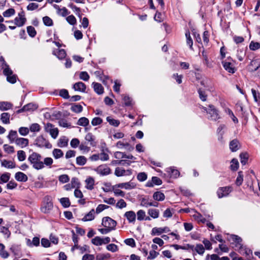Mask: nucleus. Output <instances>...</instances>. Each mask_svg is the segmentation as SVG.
Segmentation results:
<instances>
[{
	"label": "nucleus",
	"instance_id": "10",
	"mask_svg": "<svg viewBox=\"0 0 260 260\" xmlns=\"http://www.w3.org/2000/svg\"><path fill=\"white\" fill-rule=\"evenodd\" d=\"M45 129L46 132L49 133L53 139H56L58 136V130L57 128L54 127L52 124L47 123L45 126Z\"/></svg>",
	"mask_w": 260,
	"mask_h": 260
},
{
	"label": "nucleus",
	"instance_id": "43",
	"mask_svg": "<svg viewBox=\"0 0 260 260\" xmlns=\"http://www.w3.org/2000/svg\"><path fill=\"white\" fill-rule=\"evenodd\" d=\"M29 129L31 132H39L41 129V126L38 123H32L30 125Z\"/></svg>",
	"mask_w": 260,
	"mask_h": 260
},
{
	"label": "nucleus",
	"instance_id": "27",
	"mask_svg": "<svg viewBox=\"0 0 260 260\" xmlns=\"http://www.w3.org/2000/svg\"><path fill=\"white\" fill-rule=\"evenodd\" d=\"M85 139L87 141L90 142V145L91 146H95L96 143L94 141V137L91 133H89L87 134L85 137Z\"/></svg>",
	"mask_w": 260,
	"mask_h": 260
},
{
	"label": "nucleus",
	"instance_id": "34",
	"mask_svg": "<svg viewBox=\"0 0 260 260\" xmlns=\"http://www.w3.org/2000/svg\"><path fill=\"white\" fill-rule=\"evenodd\" d=\"M218 197L219 198H221L223 197L226 196L228 194V190L226 187H221L217 192Z\"/></svg>",
	"mask_w": 260,
	"mask_h": 260
},
{
	"label": "nucleus",
	"instance_id": "20",
	"mask_svg": "<svg viewBox=\"0 0 260 260\" xmlns=\"http://www.w3.org/2000/svg\"><path fill=\"white\" fill-rule=\"evenodd\" d=\"M94 210L91 209L87 214H86L84 217L82 218V221H91L94 218Z\"/></svg>",
	"mask_w": 260,
	"mask_h": 260
},
{
	"label": "nucleus",
	"instance_id": "15",
	"mask_svg": "<svg viewBox=\"0 0 260 260\" xmlns=\"http://www.w3.org/2000/svg\"><path fill=\"white\" fill-rule=\"evenodd\" d=\"M86 85L82 82H78L75 83L73 85V88L75 90L84 92L86 90Z\"/></svg>",
	"mask_w": 260,
	"mask_h": 260
},
{
	"label": "nucleus",
	"instance_id": "64",
	"mask_svg": "<svg viewBox=\"0 0 260 260\" xmlns=\"http://www.w3.org/2000/svg\"><path fill=\"white\" fill-rule=\"evenodd\" d=\"M260 48V44L258 42H251L249 48L251 50H256Z\"/></svg>",
	"mask_w": 260,
	"mask_h": 260
},
{
	"label": "nucleus",
	"instance_id": "19",
	"mask_svg": "<svg viewBox=\"0 0 260 260\" xmlns=\"http://www.w3.org/2000/svg\"><path fill=\"white\" fill-rule=\"evenodd\" d=\"M15 179L18 181L25 182L27 180V176L23 173L19 172L15 174Z\"/></svg>",
	"mask_w": 260,
	"mask_h": 260
},
{
	"label": "nucleus",
	"instance_id": "2",
	"mask_svg": "<svg viewBox=\"0 0 260 260\" xmlns=\"http://www.w3.org/2000/svg\"><path fill=\"white\" fill-rule=\"evenodd\" d=\"M41 155L37 153L33 152L28 158V160L32 165L34 169L36 170H40L44 168V164L42 161Z\"/></svg>",
	"mask_w": 260,
	"mask_h": 260
},
{
	"label": "nucleus",
	"instance_id": "31",
	"mask_svg": "<svg viewBox=\"0 0 260 260\" xmlns=\"http://www.w3.org/2000/svg\"><path fill=\"white\" fill-rule=\"evenodd\" d=\"M68 139L66 137H61L58 142V146L59 147H65L68 145Z\"/></svg>",
	"mask_w": 260,
	"mask_h": 260
},
{
	"label": "nucleus",
	"instance_id": "46",
	"mask_svg": "<svg viewBox=\"0 0 260 260\" xmlns=\"http://www.w3.org/2000/svg\"><path fill=\"white\" fill-rule=\"evenodd\" d=\"M195 251L200 255H203L205 252V248L201 244H197L194 248Z\"/></svg>",
	"mask_w": 260,
	"mask_h": 260
},
{
	"label": "nucleus",
	"instance_id": "41",
	"mask_svg": "<svg viewBox=\"0 0 260 260\" xmlns=\"http://www.w3.org/2000/svg\"><path fill=\"white\" fill-rule=\"evenodd\" d=\"M240 157L242 165H245L248 159V154L247 153H241Z\"/></svg>",
	"mask_w": 260,
	"mask_h": 260
},
{
	"label": "nucleus",
	"instance_id": "56",
	"mask_svg": "<svg viewBox=\"0 0 260 260\" xmlns=\"http://www.w3.org/2000/svg\"><path fill=\"white\" fill-rule=\"evenodd\" d=\"M137 219L138 220L141 221L144 219V218L146 216V213L143 210H139L137 213Z\"/></svg>",
	"mask_w": 260,
	"mask_h": 260
},
{
	"label": "nucleus",
	"instance_id": "54",
	"mask_svg": "<svg viewBox=\"0 0 260 260\" xmlns=\"http://www.w3.org/2000/svg\"><path fill=\"white\" fill-rule=\"evenodd\" d=\"M162 233H163L162 228L155 227V228H153L151 231V235H153V236L160 235Z\"/></svg>",
	"mask_w": 260,
	"mask_h": 260
},
{
	"label": "nucleus",
	"instance_id": "44",
	"mask_svg": "<svg viewBox=\"0 0 260 260\" xmlns=\"http://www.w3.org/2000/svg\"><path fill=\"white\" fill-rule=\"evenodd\" d=\"M60 202L62 206L64 208L69 207L71 205L70 200L68 198H61L60 199Z\"/></svg>",
	"mask_w": 260,
	"mask_h": 260
},
{
	"label": "nucleus",
	"instance_id": "52",
	"mask_svg": "<svg viewBox=\"0 0 260 260\" xmlns=\"http://www.w3.org/2000/svg\"><path fill=\"white\" fill-rule=\"evenodd\" d=\"M43 21L44 24L48 26H51L53 25L52 20L48 16H45L43 18Z\"/></svg>",
	"mask_w": 260,
	"mask_h": 260
},
{
	"label": "nucleus",
	"instance_id": "60",
	"mask_svg": "<svg viewBox=\"0 0 260 260\" xmlns=\"http://www.w3.org/2000/svg\"><path fill=\"white\" fill-rule=\"evenodd\" d=\"M127 204L123 199L119 200L116 204V207L119 209H122L126 207Z\"/></svg>",
	"mask_w": 260,
	"mask_h": 260
},
{
	"label": "nucleus",
	"instance_id": "48",
	"mask_svg": "<svg viewBox=\"0 0 260 260\" xmlns=\"http://www.w3.org/2000/svg\"><path fill=\"white\" fill-rule=\"evenodd\" d=\"M231 170H233V171H236L238 170V168H239V162L238 161V160L236 158H233L231 162Z\"/></svg>",
	"mask_w": 260,
	"mask_h": 260
},
{
	"label": "nucleus",
	"instance_id": "4",
	"mask_svg": "<svg viewBox=\"0 0 260 260\" xmlns=\"http://www.w3.org/2000/svg\"><path fill=\"white\" fill-rule=\"evenodd\" d=\"M52 200L51 197L49 196H46L44 198L40 209L42 212L45 214L50 213L53 207Z\"/></svg>",
	"mask_w": 260,
	"mask_h": 260
},
{
	"label": "nucleus",
	"instance_id": "53",
	"mask_svg": "<svg viewBox=\"0 0 260 260\" xmlns=\"http://www.w3.org/2000/svg\"><path fill=\"white\" fill-rule=\"evenodd\" d=\"M17 157L18 159L20 161H22L24 160L26 158V154L24 151L23 150H19L17 151Z\"/></svg>",
	"mask_w": 260,
	"mask_h": 260
},
{
	"label": "nucleus",
	"instance_id": "47",
	"mask_svg": "<svg viewBox=\"0 0 260 260\" xmlns=\"http://www.w3.org/2000/svg\"><path fill=\"white\" fill-rule=\"evenodd\" d=\"M126 171L123 168H116L115 170L114 174L117 177H120L125 175Z\"/></svg>",
	"mask_w": 260,
	"mask_h": 260
},
{
	"label": "nucleus",
	"instance_id": "39",
	"mask_svg": "<svg viewBox=\"0 0 260 260\" xmlns=\"http://www.w3.org/2000/svg\"><path fill=\"white\" fill-rule=\"evenodd\" d=\"M223 129H226V126L225 125H221L219 126L217 129L218 133V140L221 141L222 139V135L224 134V132L222 131Z\"/></svg>",
	"mask_w": 260,
	"mask_h": 260
},
{
	"label": "nucleus",
	"instance_id": "50",
	"mask_svg": "<svg viewBox=\"0 0 260 260\" xmlns=\"http://www.w3.org/2000/svg\"><path fill=\"white\" fill-rule=\"evenodd\" d=\"M76 179L75 178H72L71 183L70 184H66L64 186V188L66 190H71L72 188L75 187Z\"/></svg>",
	"mask_w": 260,
	"mask_h": 260
},
{
	"label": "nucleus",
	"instance_id": "51",
	"mask_svg": "<svg viewBox=\"0 0 260 260\" xmlns=\"http://www.w3.org/2000/svg\"><path fill=\"white\" fill-rule=\"evenodd\" d=\"M4 151L8 154L13 153L14 152V148L12 146L8 144H5L3 146Z\"/></svg>",
	"mask_w": 260,
	"mask_h": 260
},
{
	"label": "nucleus",
	"instance_id": "25",
	"mask_svg": "<svg viewBox=\"0 0 260 260\" xmlns=\"http://www.w3.org/2000/svg\"><path fill=\"white\" fill-rule=\"evenodd\" d=\"M148 214L150 217L155 219L159 217V211L158 209L151 208L148 210Z\"/></svg>",
	"mask_w": 260,
	"mask_h": 260
},
{
	"label": "nucleus",
	"instance_id": "45",
	"mask_svg": "<svg viewBox=\"0 0 260 260\" xmlns=\"http://www.w3.org/2000/svg\"><path fill=\"white\" fill-rule=\"evenodd\" d=\"M243 172L242 171H239L238 172V175L236 180V184L237 186H240L243 182Z\"/></svg>",
	"mask_w": 260,
	"mask_h": 260
},
{
	"label": "nucleus",
	"instance_id": "59",
	"mask_svg": "<svg viewBox=\"0 0 260 260\" xmlns=\"http://www.w3.org/2000/svg\"><path fill=\"white\" fill-rule=\"evenodd\" d=\"M66 20L71 25H75L77 22V20L73 15H70L66 18Z\"/></svg>",
	"mask_w": 260,
	"mask_h": 260
},
{
	"label": "nucleus",
	"instance_id": "29",
	"mask_svg": "<svg viewBox=\"0 0 260 260\" xmlns=\"http://www.w3.org/2000/svg\"><path fill=\"white\" fill-rule=\"evenodd\" d=\"M228 251V247L225 244L223 243L219 245V249L216 248L215 249V251L218 254H221L223 252H226Z\"/></svg>",
	"mask_w": 260,
	"mask_h": 260
},
{
	"label": "nucleus",
	"instance_id": "14",
	"mask_svg": "<svg viewBox=\"0 0 260 260\" xmlns=\"http://www.w3.org/2000/svg\"><path fill=\"white\" fill-rule=\"evenodd\" d=\"M119 188H125V189H131L136 187V184L133 182L121 183L116 185Z\"/></svg>",
	"mask_w": 260,
	"mask_h": 260
},
{
	"label": "nucleus",
	"instance_id": "32",
	"mask_svg": "<svg viewBox=\"0 0 260 260\" xmlns=\"http://www.w3.org/2000/svg\"><path fill=\"white\" fill-rule=\"evenodd\" d=\"M71 110L75 113H79L82 111L83 107L81 105L75 104L72 106Z\"/></svg>",
	"mask_w": 260,
	"mask_h": 260
},
{
	"label": "nucleus",
	"instance_id": "42",
	"mask_svg": "<svg viewBox=\"0 0 260 260\" xmlns=\"http://www.w3.org/2000/svg\"><path fill=\"white\" fill-rule=\"evenodd\" d=\"M236 65L237 63L236 61H233V62L229 61V73L232 74L234 73L237 71Z\"/></svg>",
	"mask_w": 260,
	"mask_h": 260
},
{
	"label": "nucleus",
	"instance_id": "36",
	"mask_svg": "<svg viewBox=\"0 0 260 260\" xmlns=\"http://www.w3.org/2000/svg\"><path fill=\"white\" fill-rule=\"evenodd\" d=\"M52 154L55 158L58 159L63 156V153L62 151L59 149H54L52 151Z\"/></svg>",
	"mask_w": 260,
	"mask_h": 260
},
{
	"label": "nucleus",
	"instance_id": "28",
	"mask_svg": "<svg viewBox=\"0 0 260 260\" xmlns=\"http://www.w3.org/2000/svg\"><path fill=\"white\" fill-rule=\"evenodd\" d=\"M10 115L8 113H3L1 115V120L4 124L10 123Z\"/></svg>",
	"mask_w": 260,
	"mask_h": 260
},
{
	"label": "nucleus",
	"instance_id": "49",
	"mask_svg": "<svg viewBox=\"0 0 260 260\" xmlns=\"http://www.w3.org/2000/svg\"><path fill=\"white\" fill-rule=\"evenodd\" d=\"M185 36L186 38L187 44L189 46V47L191 49H192L193 41L190 37V32L189 31L186 32Z\"/></svg>",
	"mask_w": 260,
	"mask_h": 260
},
{
	"label": "nucleus",
	"instance_id": "61",
	"mask_svg": "<svg viewBox=\"0 0 260 260\" xmlns=\"http://www.w3.org/2000/svg\"><path fill=\"white\" fill-rule=\"evenodd\" d=\"M79 149L83 152H88L90 151V147L86 145V143H81L79 145Z\"/></svg>",
	"mask_w": 260,
	"mask_h": 260
},
{
	"label": "nucleus",
	"instance_id": "5",
	"mask_svg": "<svg viewBox=\"0 0 260 260\" xmlns=\"http://www.w3.org/2000/svg\"><path fill=\"white\" fill-rule=\"evenodd\" d=\"M26 21L25 13L23 10H21L18 14V16L16 17L14 20L15 24L18 27L23 26Z\"/></svg>",
	"mask_w": 260,
	"mask_h": 260
},
{
	"label": "nucleus",
	"instance_id": "55",
	"mask_svg": "<svg viewBox=\"0 0 260 260\" xmlns=\"http://www.w3.org/2000/svg\"><path fill=\"white\" fill-rule=\"evenodd\" d=\"M27 32L31 37H34L36 35V31L35 28L32 26L27 27Z\"/></svg>",
	"mask_w": 260,
	"mask_h": 260
},
{
	"label": "nucleus",
	"instance_id": "12",
	"mask_svg": "<svg viewBox=\"0 0 260 260\" xmlns=\"http://www.w3.org/2000/svg\"><path fill=\"white\" fill-rule=\"evenodd\" d=\"M15 144L23 148L26 147L28 145V140L23 138H18L15 140Z\"/></svg>",
	"mask_w": 260,
	"mask_h": 260
},
{
	"label": "nucleus",
	"instance_id": "8",
	"mask_svg": "<svg viewBox=\"0 0 260 260\" xmlns=\"http://www.w3.org/2000/svg\"><path fill=\"white\" fill-rule=\"evenodd\" d=\"M3 73L7 76V80L9 82L13 84L16 82L17 76L13 74V72L9 67L6 68Z\"/></svg>",
	"mask_w": 260,
	"mask_h": 260
},
{
	"label": "nucleus",
	"instance_id": "23",
	"mask_svg": "<svg viewBox=\"0 0 260 260\" xmlns=\"http://www.w3.org/2000/svg\"><path fill=\"white\" fill-rule=\"evenodd\" d=\"M7 138L11 143L15 142V140L18 138L17 132L16 131L11 130L9 132V134L8 135Z\"/></svg>",
	"mask_w": 260,
	"mask_h": 260
},
{
	"label": "nucleus",
	"instance_id": "63",
	"mask_svg": "<svg viewBox=\"0 0 260 260\" xmlns=\"http://www.w3.org/2000/svg\"><path fill=\"white\" fill-rule=\"evenodd\" d=\"M110 258V254H99L96 255V260H107Z\"/></svg>",
	"mask_w": 260,
	"mask_h": 260
},
{
	"label": "nucleus",
	"instance_id": "1",
	"mask_svg": "<svg viewBox=\"0 0 260 260\" xmlns=\"http://www.w3.org/2000/svg\"><path fill=\"white\" fill-rule=\"evenodd\" d=\"M229 239L230 246L234 248L235 250L238 251L241 253L248 254V252H250V250L245 248L242 244V239L241 237L236 235L231 234Z\"/></svg>",
	"mask_w": 260,
	"mask_h": 260
},
{
	"label": "nucleus",
	"instance_id": "26",
	"mask_svg": "<svg viewBox=\"0 0 260 260\" xmlns=\"http://www.w3.org/2000/svg\"><path fill=\"white\" fill-rule=\"evenodd\" d=\"M89 123L88 119L86 117H83L80 118L77 122V124L80 126H86Z\"/></svg>",
	"mask_w": 260,
	"mask_h": 260
},
{
	"label": "nucleus",
	"instance_id": "57",
	"mask_svg": "<svg viewBox=\"0 0 260 260\" xmlns=\"http://www.w3.org/2000/svg\"><path fill=\"white\" fill-rule=\"evenodd\" d=\"M92 243L96 246L102 245V238L100 237H95L91 240Z\"/></svg>",
	"mask_w": 260,
	"mask_h": 260
},
{
	"label": "nucleus",
	"instance_id": "30",
	"mask_svg": "<svg viewBox=\"0 0 260 260\" xmlns=\"http://www.w3.org/2000/svg\"><path fill=\"white\" fill-rule=\"evenodd\" d=\"M167 171L172 177L177 178L179 176V172L172 167L168 168Z\"/></svg>",
	"mask_w": 260,
	"mask_h": 260
},
{
	"label": "nucleus",
	"instance_id": "24",
	"mask_svg": "<svg viewBox=\"0 0 260 260\" xmlns=\"http://www.w3.org/2000/svg\"><path fill=\"white\" fill-rule=\"evenodd\" d=\"M86 188L89 190L93 188L94 185V180L92 177H88L85 180Z\"/></svg>",
	"mask_w": 260,
	"mask_h": 260
},
{
	"label": "nucleus",
	"instance_id": "7",
	"mask_svg": "<svg viewBox=\"0 0 260 260\" xmlns=\"http://www.w3.org/2000/svg\"><path fill=\"white\" fill-rule=\"evenodd\" d=\"M102 225L105 228L114 230L116 225V222L109 217H105L102 219Z\"/></svg>",
	"mask_w": 260,
	"mask_h": 260
},
{
	"label": "nucleus",
	"instance_id": "40",
	"mask_svg": "<svg viewBox=\"0 0 260 260\" xmlns=\"http://www.w3.org/2000/svg\"><path fill=\"white\" fill-rule=\"evenodd\" d=\"M87 161L86 158L84 156H79L76 158V163L79 166L84 165Z\"/></svg>",
	"mask_w": 260,
	"mask_h": 260
},
{
	"label": "nucleus",
	"instance_id": "21",
	"mask_svg": "<svg viewBox=\"0 0 260 260\" xmlns=\"http://www.w3.org/2000/svg\"><path fill=\"white\" fill-rule=\"evenodd\" d=\"M153 198L157 201H162L165 199V196L160 191H156L153 194Z\"/></svg>",
	"mask_w": 260,
	"mask_h": 260
},
{
	"label": "nucleus",
	"instance_id": "58",
	"mask_svg": "<svg viewBox=\"0 0 260 260\" xmlns=\"http://www.w3.org/2000/svg\"><path fill=\"white\" fill-rule=\"evenodd\" d=\"M251 92L255 102H260V93L257 92L255 89H252Z\"/></svg>",
	"mask_w": 260,
	"mask_h": 260
},
{
	"label": "nucleus",
	"instance_id": "6",
	"mask_svg": "<svg viewBox=\"0 0 260 260\" xmlns=\"http://www.w3.org/2000/svg\"><path fill=\"white\" fill-rule=\"evenodd\" d=\"M94 171L100 175L106 176L111 173V169L106 165H102L94 169Z\"/></svg>",
	"mask_w": 260,
	"mask_h": 260
},
{
	"label": "nucleus",
	"instance_id": "22",
	"mask_svg": "<svg viewBox=\"0 0 260 260\" xmlns=\"http://www.w3.org/2000/svg\"><path fill=\"white\" fill-rule=\"evenodd\" d=\"M12 104L8 102H0V110L6 111L12 108Z\"/></svg>",
	"mask_w": 260,
	"mask_h": 260
},
{
	"label": "nucleus",
	"instance_id": "3",
	"mask_svg": "<svg viewBox=\"0 0 260 260\" xmlns=\"http://www.w3.org/2000/svg\"><path fill=\"white\" fill-rule=\"evenodd\" d=\"M203 112H206L207 115V118L211 120L216 121L220 118V115L219 111L215 107L212 105H209L208 107H202Z\"/></svg>",
	"mask_w": 260,
	"mask_h": 260
},
{
	"label": "nucleus",
	"instance_id": "16",
	"mask_svg": "<svg viewBox=\"0 0 260 260\" xmlns=\"http://www.w3.org/2000/svg\"><path fill=\"white\" fill-rule=\"evenodd\" d=\"M1 165L8 169H13L16 167V164L12 161L4 159L1 160Z\"/></svg>",
	"mask_w": 260,
	"mask_h": 260
},
{
	"label": "nucleus",
	"instance_id": "37",
	"mask_svg": "<svg viewBox=\"0 0 260 260\" xmlns=\"http://www.w3.org/2000/svg\"><path fill=\"white\" fill-rule=\"evenodd\" d=\"M194 218L199 222L204 223L206 222V220L203 216L199 213L196 212L193 215Z\"/></svg>",
	"mask_w": 260,
	"mask_h": 260
},
{
	"label": "nucleus",
	"instance_id": "38",
	"mask_svg": "<svg viewBox=\"0 0 260 260\" xmlns=\"http://www.w3.org/2000/svg\"><path fill=\"white\" fill-rule=\"evenodd\" d=\"M15 14V10L13 8H10L3 13V15L5 17H10Z\"/></svg>",
	"mask_w": 260,
	"mask_h": 260
},
{
	"label": "nucleus",
	"instance_id": "35",
	"mask_svg": "<svg viewBox=\"0 0 260 260\" xmlns=\"http://www.w3.org/2000/svg\"><path fill=\"white\" fill-rule=\"evenodd\" d=\"M5 246L3 244H0V255L3 258H7L9 257V253L4 250Z\"/></svg>",
	"mask_w": 260,
	"mask_h": 260
},
{
	"label": "nucleus",
	"instance_id": "11",
	"mask_svg": "<svg viewBox=\"0 0 260 260\" xmlns=\"http://www.w3.org/2000/svg\"><path fill=\"white\" fill-rule=\"evenodd\" d=\"M230 149L232 152H236L241 148V145L237 139H235L230 142Z\"/></svg>",
	"mask_w": 260,
	"mask_h": 260
},
{
	"label": "nucleus",
	"instance_id": "33",
	"mask_svg": "<svg viewBox=\"0 0 260 260\" xmlns=\"http://www.w3.org/2000/svg\"><path fill=\"white\" fill-rule=\"evenodd\" d=\"M106 120L110 125L115 127L118 126V125L120 124V122L119 120L115 119L111 116L107 117Z\"/></svg>",
	"mask_w": 260,
	"mask_h": 260
},
{
	"label": "nucleus",
	"instance_id": "17",
	"mask_svg": "<svg viewBox=\"0 0 260 260\" xmlns=\"http://www.w3.org/2000/svg\"><path fill=\"white\" fill-rule=\"evenodd\" d=\"M37 108L36 105L29 103L23 107V108L18 111V113L22 112L23 111H33Z\"/></svg>",
	"mask_w": 260,
	"mask_h": 260
},
{
	"label": "nucleus",
	"instance_id": "9",
	"mask_svg": "<svg viewBox=\"0 0 260 260\" xmlns=\"http://www.w3.org/2000/svg\"><path fill=\"white\" fill-rule=\"evenodd\" d=\"M36 144L40 147H45L47 148H50L52 147L51 144L48 140L45 139L42 136H39L36 140Z\"/></svg>",
	"mask_w": 260,
	"mask_h": 260
},
{
	"label": "nucleus",
	"instance_id": "18",
	"mask_svg": "<svg viewBox=\"0 0 260 260\" xmlns=\"http://www.w3.org/2000/svg\"><path fill=\"white\" fill-rule=\"evenodd\" d=\"M92 85L94 90L96 93L101 94L104 92V88L100 83L93 82Z\"/></svg>",
	"mask_w": 260,
	"mask_h": 260
},
{
	"label": "nucleus",
	"instance_id": "13",
	"mask_svg": "<svg viewBox=\"0 0 260 260\" xmlns=\"http://www.w3.org/2000/svg\"><path fill=\"white\" fill-rule=\"evenodd\" d=\"M124 216L127 219L129 222H134L136 220V215L133 211H127L124 213Z\"/></svg>",
	"mask_w": 260,
	"mask_h": 260
},
{
	"label": "nucleus",
	"instance_id": "62",
	"mask_svg": "<svg viewBox=\"0 0 260 260\" xmlns=\"http://www.w3.org/2000/svg\"><path fill=\"white\" fill-rule=\"evenodd\" d=\"M107 249L112 252H115L118 251V246L114 244H110L107 246Z\"/></svg>",
	"mask_w": 260,
	"mask_h": 260
}]
</instances>
